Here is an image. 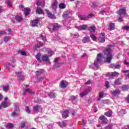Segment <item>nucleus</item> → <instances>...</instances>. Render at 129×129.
Wrapping results in <instances>:
<instances>
[{
  "label": "nucleus",
  "mask_w": 129,
  "mask_h": 129,
  "mask_svg": "<svg viewBox=\"0 0 129 129\" xmlns=\"http://www.w3.org/2000/svg\"><path fill=\"white\" fill-rule=\"evenodd\" d=\"M102 61V54L99 53L97 55V58L94 62V64H92L89 66L90 68L92 69L95 68H98L99 67V64Z\"/></svg>",
  "instance_id": "nucleus-1"
},
{
  "label": "nucleus",
  "mask_w": 129,
  "mask_h": 129,
  "mask_svg": "<svg viewBox=\"0 0 129 129\" xmlns=\"http://www.w3.org/2000/svg\"><path fill=\"white\" fill-rule=\"evenodd\" d=\"M112 51V50L109 48L106 49L104 51V55L106 56V62H107V63H110L111 60H112L113 56L112 53H111Z\"/></svg>",
  "instance_id": "nucleus-2"
},
{
  "label": "nucleus",
  "mask_w": 129,
  "mask_h": 129,
  "mask_svg": "<svg viewBox=\"0 0 129 129\" xmlns=\"http://www.w3.org/2000/svg\"><path fill=\"white\" fill-rule=\"evenodd\" d=\"M4 100L5 101H2L0 105V109H2V108H7V107H9V106L11 105V103L8 102V100H9V98H8V97H5L4 98Z\"/></svg>",
  "instance_id": "nucleus-3"
},
{
  "label": "nucleus",
  "mask_w": 129,
  "mask_h": 129,
  "mask_svg": "<svg viewBox=\"0 0 129 129\" xmlns=\"http://www.w3.org/2000/svg\"><path fill=\"white\" fill-rule=\"evenodd\" d=\"M19 9L20 10H21V11H23V12H24L25 17H27L31 12V10H30V8H25V6L23 5H20L19 6Z\"/></svg>",
  "instance_id": "nucleus-4"
},
{
  "label": "nucleus",
  "mask_w": 129,
  "mask_h": 129,
  "mask_svg": "<svg viewBox=\"0 0 129 129\" xmlns=\"http://www.w3.org/2000/svg\"><path fill=\"white\" fill-rule=\"evenodd\" d=\"M51 8L52 9L53 13H54V14H56L57 13L56 10H57V8H58V1L57 0L53 1Z\"/></svg>",
  "instance_id": "nucleus-5"
},
{
  "label": "nucleus",
  "mask_w": 129,
  "mask_h": 129,
  "mask_svg": "<svg viewBox=\"0 0 129 129\" xmlns=\"http://www.w3.org/2000/svg\"><path fill=\"white\" fill-rule=\"evenodd\" d=\"M20 113V109L19 108V104L18 103L15 104V110L12 113V116H15L17 114H19Z\"/></svg>",
  "instance_id": "nucleus-6"
},
{
  "label": "nucleus",
  "mask_w": 129,
  "mask_h": 129,
  "mask_svg": "<svg viewBox=\"0 0 129 129\" xmlns=\"http://www.w3.org/2000/svg\"><path fill=\"white\" fill-rule=\"evenodd\" d=\"M90 91H91V88L89 87L88 88L84 90V91H83L80 94L81 97H83V96H85V95H87V94H88V93L90 92Z\"/></svg>",
  "instance_id": "nucleus-7"
},
{
  "label": "nucleus",
  "mask_w": 129,
  "mask_h": 129,
  "mask_svg": "<svg viewBox=\"0 0 129 129\" xmlns=\"http://www.w3.org/2000/svg\"><path fill=\"white\" fill-rule=\"evenodd\" d=\"M98 41L100 43H104L105 42V33H101L99 37Z\"/></svg>",
  "instance_id": "nucleus-8"
},
{
  "label": "nucleus",
  "mask_w": 129,
  "mask_h": 129,
  "mask_svg": "<svg viewBox=\"0 0 129 129\" xmlns=\"http://www.w3.org/2000/svg\"><path fill=\"white\" fill-rule=\"evenodd\" d=\"M118 15L120 16L121 15H123L124 17H127V14H126V9H121L117 12Z\"/></svg>",
  "instance_id": "nucleus-9"
},
{
  "label": "nucleus",
  "mask_w": 129,
  "mask_h": 129,
  "mask_svg": "<svg viewBox=\"0 0 129 129\" xmlns=\"http://www.w3.org/2000/svg\"><path fill=\"white\" fill-rule=\"evenodd\" d=\"M41 61L43 62H47V63H50L49 59V55L48 54H44L41 57Z\"/></svg>",
  "instance_id": "nucleus-10"
},
{
  "label": "nucleus",
  "mask_w": 129,
  "mask_h": 129,
  "mask_svg": "<svg viewBox=\"0 0 129 129\" xmlns=\"http://www.w3.org/2000/svg\"><path fill=\"white\" fill-rule=\"evenodd\" d=\"M41 18H37L33 21V27H38V24L40 23L41 21Z\"/></svg>",
  "instance_id": "nucleus-11"
},
{
  "label": "nucleus",
  "mask_w": 129,
  "mask_h": 129,
  "mask_svg": "<svg viewBox=\"0 0 129 129\" xmlns=\"http://www.w3.org/2000/svg\"><path fill=\"white\" fill-rule=\"evenodd\" d=\"M110 93L113 96H116L120 94V91L118 89H115V90H111Z\"/></svg>",
  "instance_id": "nucleus-12"
},
{
  "label": "nucleus",
  "mask_w": 129,
  "mask_h": 129,
  "mask_svg": "<svg viewBox=\"0 0 129 129\" xmlns=\"http://www.w3.org/2000/svg\"><path fill=\"white\" fill-rule=\"evenodd\" d=\"M45 12H47V16L49 19H56V16H55L54 14H52V13L50 12L48 10L46 9Z\"/></svg>",
  "instance_id": "nucleus-13"
},
{
  "label": "nucleus",
  "mask_w": 129,
  "mask_h": 129,
  "mask_svg": "<svg viewBox=\"0 0 129 129\" xmlns=\"http://www.w3.org/2000/svg\"><path fill=\"white\" fill-rule=\"evenodd\" d=\"M76 28L79 31H84L85 30H86V29H87V25H81L80 26H76Z\"/></svg>",
  "instance_id": "nucleus-14"
},
{
  "label": "nucleus",
  "mask_w": 129,
  "mask_h": 129,
  "mask_svg": "<svg viewBox=\"0 0 129 129\" xmlns=\"http://www.w3.org/2000/svg\"><path fill=\"white\" fill-rule=\"evenodd\" d=\"M109 68H114V69H119L121 66L120 64H116L115 63H111L109 66Z\"/></svg>",
  "instance_id": "nucleus-15"
},
{
  "label": "nucleus",
  "mask_w": 129,
  "mask_h": 129,
  "mask_svg": "<svg viewBox=\"0 0 129 129\" xmlns=\"http://www.w3.org/2000/svg\"><path fill=\"white\" fill-rule=\"evenodd\" d=\"M43 46H44V43L41 41H38L37 44L35 45L34 48L35 50H37Z\"/></svg>",
  "instance_id": "nucleus-16"
},
{
  "label": "nucleus",
  "mask_w": 129,
  "mask_h": 129,
  "mask_svg": "<svg viewBox=\"0 0 129 129\" xmlns=\"http://www.w3.org/2000/svg\"><path fill=\"white\" fill-rule=\"evenodd\" d=\"M35 13L37 15H44V11L41 8H38L36 11Z\"/></svg>",
  "instance_id": "nucleus-17"
},
{
  "label": "nucleus",
  "mask_w": 129,
  "mask_h": 129,
  "mask_svg": "<svg viewBox=\"0 0 129 129\" xmlns=\"http://www.w3.org/2000/svg\"><path fill=\"white\" fill-rule=\"evenodd\" d=\"M69 114V111L68 110H64L62 114V116L63 118H67L68 117Z\"/></svg>",
  "instance_id": "nucleus-18"
},
{
  "label": "nucleus",
  "mask_w": 129,
  "mask_h": 129,
  "mask_svg": "<svg viewBox=\"0 0 129 129\" xmlns=\"http://www.w3.org/2000/svg\"><path fill=\"white\" fill-rule=\"evenodd\" d=\"M99 118L101 120H102V122L105 124H106V123H107V118H106V117H105L104 115L100 116Z\"/></svg>",
  "instance_id": "nucleus-19"
},
{
  "label": "nucleus",
  "mask_w": 129,
  "mask_h": 129,
  "mask_svg": "<svg viewBox=\"0 0 129 129\" xmlns=\"http://www.w3.org/2000/svg\"><path fill=\"white\" fill-rule=\"evenodd\" d=\"M59 87H61V88L65 89L66 87H67V85H66V81L62 80L61 81Z\"/></svg>",
  "instance_id": "nucleus-20"
},
{
  "label": "nucleus",
  "mask_w": 129,
  "mask_h": 129,
  "mask_svg": "<svg viewBox=\"0 0 129 129\" xmlns=\"http://www.w3.org/2000/svg\"><path fill=\"white\" fill-rule=\"evenodd\" d=\"M61 28V26L59 25V24L56 23L53 25L52 31H57V30H59Z\"/></svg>",
  "instance_id": "nucleus-21"
},
{
  "label": "nucleus",
  "mask_w": 129,
  "mask_h": 129,
  "mask_svg": "<svg viewBox=\"0 0 129 129\" xmlns=\"http://www.w3.org/2000/svg\"><path fill=\"white\" fill-rule=\"evenodd\" d=\"M15 74L18 75V77L19 80H23L24 79V76L22 75V72H16Z\"/></svg>",
  "instance_id": "nucleus-22"
},
{
  "label": "nucleus",
  "mask_w": 129,
  "mask_h": 129,
  "mask_svg": "<svg viewBox=\"0 0 129 129\" xmlns=\"http://www.w3.org/2000/svg\"><path fill=\"white\" fill-rule=\"evenodd\" d=\"M44 71L43 69H39V71L36 72V76H40L42 74H43Z\"/></svg>",
  "instance_id": "nucleus-23"
},
{
  "label": "nucleus",
  "mask_w": 129,
  "mask_h": 129,
  "mask_svg": "<svg viewBox=\"0 0 129 129\" xmlns=\"http://www.w3.org/2000/svg\"><path fill=\"white\" fill-rule=\"evenodd\" d=\"M115 28V25H114V23H110L108 29L109 31H112L114 30Z\"/></svg>",
  "instance_id": "nucleus-24"
},
{
  "label": "nucleus",
  "mask_w": 129,
  "mask_h": 129,
  "mask_svg": "<svg viewBox=\"0 0 129 129\" xmlns=\"http://www.w3.org/2000/svg\"><path fill=\"white\" fill-rule=\"evenodd\" d=\"M40 38L41 39H42L43 40V41H44V42H46L47 41V39L46 38V34H45V33L44 32H43L42 33H41L40 35Z\"/></svg>",
  "instance_id": "nucleus-25"
},
{
  "label": "nucleus",
  "mask_w": 129,
  "mask_h": 129,
  "mask_svg": "<svg viewBox=\"0 0 129 129\" xmlns=\"http://www.w3.org/2000/svg\"><path fill=\"white\" fill-rule=\"evenodd\" d=\"M48 95L50 98H55V97H56V93L53 92L48 93Z\"/></svg>",
  "instance_id": "nucleus-26"
},
{
  "label": "nucleus",
  "mask_w": 129,
  "mask_h": 129,
  "mask_svg": "<svg viewBox=\"0 0 129 129\" xmlns=\"http://www.w3.org/2000/svg\"><path fill=\"white\" fill-rule=\"evenodd\" d=\"M104 114L106 116H108V117H110V116H112V111L109 110V111L104 113Z\"/></svg>",
  "instance_id": "nucleus-27"
},
{
  "label": "nucleus",
  "mask_w": 129,
  "mask_h": 129,
  "mask_svg": "<svg viewBox=\"0 0 129 129\" xmlns=\"http://www.w3.org/2000/svg\"><path fill=\"white\" fill-rule=\"evenodd\" d=\"M90 41V38H89V37H84L83 39L82 40V42L83 43H89Z\"/></svg>",
  "instance_id": "nucleus-28"
},
{
  "label": "nucleus",
  "mask_w": 129,
  "mask_h": 129,
  "mask_svg": "<svg viewBox=\"0 0 129 129\" xmlns=\"http://www.w3.org/2000/svg\"><path fill=\"white\" fill-rule=\"evenodd\" d=\"M57 124L59 125L61 127H64L67 125V124L64 121L58 122Z\"/></svg>",
  "instance_id": "nucleus-29"
},
{
  "label": "nucleus",
  "mask_w": 129,
  "mask_h": 129,
  "mask_svg": "<svg viewBox=\"0 0 129 129\" xmlns=\"http://www.w3.org/2000/svg\"><path fill=\"white\" fill-rule=\"evenodd\" d=\"M96 29V27H95V26H90L89 28V31H90L91 34H92V33H94L95 32Z\"/></svg>",
  "instance_id": "nucleus-30"
},
{
  "label": "nucleus",
  "mask_w": 129,
  "mask_h": 129,
  "mask_svg": "<svg viewBox=\"0 0 129 129\" xmlns=\"http://www.w3.org/2000/svg\"><path fill=\"white\" fill-rule=\"evenodd\" d=\"M104 95V93L103 92H100L99 94V98L97 99L98 101H100L101 100V98H103V96Z\"/></svg>",
  "instance_id": "nucleus-31"
},
{
  "label": "nucleus",
  "mask_w": 129,
  "mask_h": 129,
  "mask_svg": "<svg viewBox=\"0 0 129 129\" xmlns=\"http://www.w3.org/2000/svg\"><path fill=\"white\" fill-rule=\"evenodd\" d=\"M79 19H80V20H81V21H86V20H88L87 16H86L85 15H84V16L80 15L79 16Z\"/></svg>",
  "instance_id": "nucleus-32"
},
{
  "label": "nucleus",
  "mask_w": 129,
  "mask_h": 129,
  "mask_svg": "<svg viewBox=\"0 0 129 129\" xmlns=\"http://www.w3.org/2000/svg\"><path fill=\"white\" fill-rule=\"evenodd\" d=\"M15 126V124L12 123H8L7 125H6V128L7 129H12L13 127Z\"/></svg>",
  "instance_id": "nucleus-33"
},
{
  "label": "nucleus",
  "mask_w": 129,
  "mask_h": 129,
  "mask_svg": "<svg viewBox=\"0 0 129 129\" xmlns=\"http://www.w3.org/2000/svg\"><path fill=\"white\" fill-rule=\"evenodd\" d=\"M25 92L23 93V95H25L26 94V92H28L29 94H32V90H31L30 88L27 89H24Z\"/></svg>",
  "instance_id": "nucleus-34"
},
{
  "label": "nucleus",
  "mask_w": 129,
  "mask_h": 129,
  "mask_svg": "<svg viewBox=\"0 0 129 129\" xmlns=\"http://www.w3.org/2000/svg\"><path fill=\"white\" fill-rule=\"evenodd\" d=\"M58 8L61 10H64V9H66V5L64 3H60L58 5Z\"/></svg>",
  "instance_id": "nucleus-35"
},
{
  "label": "nucleus",
  "mask_w": 129,
  "mask_h": 129,
  "mask_svg": "<svg viewBox=\"0 0 129 129\" xmlns=\"http://www.w3.org/2000/svg\"><path fill=\"white\" fill-rule=\"evenodd\" d=\"M39 109H41V107L38 105L35 106L33 108L34 111H35L36 113H38Z\"/></svg>",
  "instance_id": "nucleus-36"
},
{
  "label": "nucleus",
  "mask_w": 129,
  "mask_h": 129,
  "mask_svg": "<svg viewBox=\"0 0 129 129\" xmlns=\"http://www.w3.org/2000/svg\"><path fill=\"white\" fill-rule=\"evenodd\" d=\"M15 19L17 22L19 23L22 22L23 21V18L21 16H16Z\"/></svg>",
  "instance_id": "nucleus-37"
},
{
  "label": "nucleus",
  "mask_w": 129,
  "mask_h": 129,
  "mask_svg": "<svg viewBox=\"0 0 129 129\" xmlns=\"http://www.w3.org/2000/svg\"><path fill=\"white\" fill-rule=\"evenodd\" d=\"M5 67L6 68H8V70H10L11 68H14L15 66H13L11 63H9Z\"/></svg>",
  "instance_id": "nucleus-38"
},
{
  "label": "nucleus",
  "mask_w": 129,
  "mask_h": 129,
  "mask_svg": "<svg viewBox=\"0 0 129 129\" xmlns=\"http://www.w3.org/2000/svg\"><path fill=\"white\" fill-rule=\"evenodd\" d=\"M70 35L71 37H73V38H78V37H79V34H78V33H76L75 34L71 33Z\"/></svg>",
  "instance_id": "nucleus-39"
},
{
  "label": "nucleus",
  "mask_w": 129,
  "mask_h": 129,
  "mask_svg": "<svg viewBox=\"0 0 129 129\" xmlns=\"http://www.w3.org/2000/svg\"><path fill=\"white\" fill-rule=\"evenodd\" d=\"M70 14V12L69 11H66L64 12L63 15L62 17L63 18H68V17L69 16V14Z\"/></svg>",
  "instance_id": "nucleus-40"
},
{
  "label": "nucleus",
  "mask_w": 129,
  "mask_h": 129,
  "mask_svg": "<svg viewBox=\"0 0 129 129\" xmlns=\"http://www.w3.org/2000/svg\"><path fill=\"white\" fill-rule=\"evenodd\" d=\"M119 75V73L116 72H114L111 74V76L112 77H115V76H118Z\"/></svg>",
  "instance_id": "nucleus-41"
},
{
  "label": "nucleus",
  "mask_w": 129,
  "mask_h": 129,
  "mask_svg": "<svg viewBox=\"0 0 129 129\" xmlns=\"http://www.w3.org/2000/svg\"><path fill=\"white\" fill-rule=\"evenodd\" d=\"M118 113L119 115H123V114L126 113V111H125V110L122 109L118 112Z\"/></svg>",
  "instance_id": "nucleus-42"
},
{
  "label": "nucleus",
  "mask_w": 129,
  "mask_h": 129,
  "mask_svg": "<svg viewBox=\"0 0 129 129\" xmlns=\"http://www.w3.org/2000/svg\"><path fill=\"white\" fill-rule=\"evenodd\" d=\"M6 3L9 8H12L13 7V3H12L10 0H6Z\"/></svg>",
  "instance_id": "nucleus-43"
},
{
  "label": "nucleus",
  "mask_w": 129,
  "mask_h": 129,
  "mask_svg": "<svg viewBox=\"0 0 129 129\" xmlns=\"http://www.w3.org/2000/svg\"><path fill=\"white\" fill-rule=\"evenodd\" d=\"M18 54L22 55V56H27V53L25 51L22 50L18 51Z\"/></svg>",
  "instance_id": "nucleus-44"
},
{
  "label": "nucleus",
  "mask_w": 129,
  "mask_h": 129,
  "mask_svg": "<svg viewBox=\"0 0 129 129\" xmlns=\"http://www.w3.org/2000/svg\"><path fill=\"white\" fill-rule=\"evenodd\" d=\"M127 89H129V87L127 85H124L122 87V90H123V91H125V90H127Z\"/></svg>",
  "instance_id": "nucleus-45"
},
{
  "label": "nucleus",
  "mask_w": 129,
  "mask_h": 129,
  "mask_svg": "<svg viewBox=\"0 0 129 129\" xmlns=\"http://www.w3.org/2000/svg\"><path fill=\"white\" fill-rule=\"evenodd\" d=\"M3 90L4 91H9V90H10V86H3Z\"/></svg>",
  "instance_id": "nucleus-46"
},
{
  "label": "nucleus",
  "mask_w": 129,
  "mask_h": 129,
  "mask_svg": "<svg viewBox=\"0 0 129 129\" xmlns=\"http://www.w3.org/2000/svg\"><path fill=\"white\" fill-rule=\"evenodd\" d=\"M11 40V37L10 36H6L4 37V42H9Z\"/></svg>",
  "instance_id": "nucleus-47"
},
{
  "label": "nucleus",
  "mask_w": 129,
  "mask_h": 129,
  "mask_svg": "<svg viewBox=\"0 0 129 129\" xmlns=\"http://www.w3.org/2000/svg\"><path fill=\"white\" fill-rule=\"evenodd\" d=\"M45 79V78L44 77H39L37 78V81L38 82H41V81H43Z\"/></svg>",
  "instance_id": "nucleus-48"
},
{
  "label": "nucleus",
  "mask_w": 129,
  "mask_h": 129,
  "mask_svg": "<svg viewBox=\"0 0 129 129\" xmlns=\"http://www.w3.org/2000/svg\"><path fill=\"white\" fill-rule=\"evenodd\" d=\"M25 110L27 113H31V109H30V107H25Z\"/></svg>",
  "instance_id": "nucleus-49"
},
{
  "label": "nucleus",
  "mask_w": 129,
  "mask_h": 129,
  "mask_svg": "<svg viewBox=\"0 0 129 129\" xmlns=\"http://www.w3.org/2000/svg\"><path fill=\"white\" fill-rule=\"evenodd\" d=\"M114 84H115V85H120V84H121V82L119 81V80H116L114 82Z\"/></svg>",
  "instance_id": "nucleus-50"
},
{
  "label": "nucleus",
  "mask_w": 129,
  "mask_h": 129,
  "mask_svg": "<svg viewBox=\"0 0 129 129\" xmlns=\"http://www.w3.org/2000/svg\"><path fill=\"white\" fill-rule=\"evenodd\" d=\"M41 54L38 53L36 55V58L37 59V60H38V61H41Z\"/></svg>",
  "instance_id": "nucleus-51"
},
{
  "label": "nucleus",
  "mask_w": 129,
  "mask_h": 129,
  "mask_svg": "<svg viewBox=\"0 0 129 129\" xmlns=\"http://www.w3.org/2000/svg\"><path fill=\"white\" fill-rule=\"evenodd\" d=\"M103 103L104 104H109V103H110V101L108 100H103Z\"/></svg>",
  "instance_id": "nucleus-52"
},
{
  "label": "nucleus",
  "mask_w": 129,
  "mask_h": 129,
  "mask_svg": "<svg viewBox=\"0 0 129 129\" xmlns=\"http://www.w3.org/2000/svg\"><path fill=\"white\" fill-rule=\"evenodd\" d=\"M48 54H49V56H52V55H54V51L49 50L48 51Z\"/></svg>",
  "instance_id": "nucleus-53"
},
{
  "label": "nucleus",
  "mask_w": 129,
  "mask_h": 129,
  "mask_svg": "<svg viewBox=\"0 0 129 129\" xmlns=\"http://www.w3.org/2000/svg\"><path fill=\"white\" fill-rule=\"evenodd\" d=\"M92 17H94V14L91 13L89 14L88 16H87V18H88V20L89 19H90V18H92Z\"/></svg>",
  "instance_id": "nucleus-54"
},
{
  "label": "nucleus",
  "mask_w": 129,
  "mask_h": 129,
  "mask_svg": "<svg viewBox=\"0 0 129 129\" xmlns=\"http://www.w3.org/2000/svg\"><path fill=\"white\" fill-rule=\"evenodd\" d=\"M90 37L92 39V40H93V41H96V37H95L93 34H91Z\"/></svg>",
  "instance_id": "nucleus-55"
},
{
  "label": "nucleus",
  "mask_w": 129,
  "mask_h": 129,
  "mask_svg": "<svg viewBox=\"0 0 129 129\" xmlns=\"http://www.w3.org/2000/svg\"><path fill=\"white\" fill-rule=\"evenodd\" d=\"M105 87H106V88H109V82L108 81H106L105 82Z\"/></svg>",
  "instance_id": "nucleus-56"
},
{
  "label": "nucleus",
  "mask_w": 129,
  "mask_h": 129,
  "mask_svg": "<svg viewBox=\"0 0 129 129\" xmlns=\"http://www.w3.org/2000/svg\"><path fill=\"white\" fill-rule=\"evenodd\" d=\"M7 31L8 32V34L10 35H13V32H12V29H11V28H8L7 29Z\"/></svg>",
  "instance_id": "nucleus-57"
},
{
  "label": "nucleus",
  "mask_w": 129,
  "mask_h": 129,
  "mask_svg": "<svg viewBox=\"0 0 129 129\" xmlns=\"http://www.w3.org/2000/svg\"><path fill=\"white\" fill-rule=\"evenodd\" d=\"M77 111L76 110H75V109H72V115H75V113H76V112H77Z\"/></svg>",
  "instance_id": "nucleus-58"
},
{
  "label": "nucleus",
  "mask_w": 129,
  "mask_h": 129,
  "mask_svg": "<svg viewBox=\"0 0 129 129\" xmlns=\"http://www.w3.org/2000/svg\"><path fill=\"white\" fill-rule=\"evenodd\" d=\"M20 126H21V127H25V126H26V122H22L21 123Z\"/></svg>",
  "instance_id": "nucleus-59"
},
{
  "label": "nucleus",
  "mask_w": 129,
  "mask_h": 129,
  "mask_svg": "<svg viewBox=\"0 0 129 129\" xmlns=\"http://www.w3.org/2000/svg\"><path fill=\"white\" fill-rule=\"evenodd\" d=\"M123 30H126V31H128L129 26H124L122 27Z\"/></svg>",
  "instance_id": "nucleus-60"
},
{
  "label": "nucleus",
  "mask_w": 129,
  "mask_h": 129,
  "mask_svg": "<svg viewBox=\"0 0 129 129\" xmlns=\"http://www.w3.org/2000/svg\"><path fill=\"white\" fill-rule=\"evenodd\" d=\"M11 63H15L16 59L14 57H11Z\"/></svg>",
  "instance_id": "nucleus-61"
},
{
  "label": "nucleus",
  "mask_w": 129,
  "mask_h": 129,
  "mask_svg": "<svg viewBox=\"0 0 129 129\" xmlns=\"http://www.w3.org/2000/svg\"><path fill=\"white\" fill-rule=\"evenodd\" d=\"M91 81L90 80H89L87 82H86L85 83V84L86 85H89L91 83Z\"/></svg>",
  "instance_id": "nucleus-62"
},
{
  "label": "nucleus",
  "mask_w": 129,
  "mask_h": 129,
  "mask_svg": "<svg viewBox=\"0 0 129 129\" xmlns=\"http://www.w3.org/2000/svg\"><path fill=\"white\" fill-rule=\"evenodd\" d=\"M121 72L123 73H129V70H122Z\"/></svg>",
  "instance_id": "nucleus-63"
},
{
  "label": "nucleus",
  "mask_w": 129,
  "mask_h": 129,
  "mask_svg": "<svg viewBox=\"0 0 129 129\" xmlns=\"http://www.w3.org/2000/svg\"><path fill=\"white\" fill-rule=\"evenodd\" d=\"M125 99L126 102L129 103V94L128 95L127 97L126 98H125Z\"/></svg>",
  "instance_id": "nucleus-64"
}]
</instances>
